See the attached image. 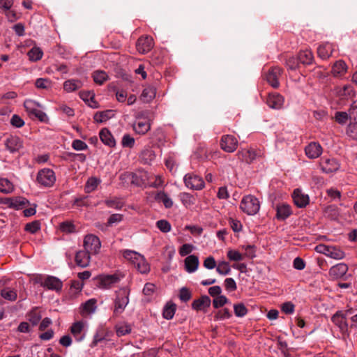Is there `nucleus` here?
Instances as JSON below:
<instances>
[{"instance_id": "f257e3e1", "label": "nucleus", "mask_w": 357, "mask_h": 357, "mask_svg": "<svg viewBox=\"0 0 357 357\" xmlns=\"http://www.w3.org/2000/svg\"><path fill=\"white\" fill-rule=\"evenodd\" d=\"M240 207L247 215H254L257 214L260 209V202L257 197L249 195L243 198Z\"/></svg>"}, {"instance_id": "f03ea898", "label": "nucleus", "mask_w": 357, "mask_h": 357, "mask_svg": "<svg viewBox=\"0 0 357 357\" xmlns=\"http://www.w3.org/2000/svg\"><path fill=\"white\" fill-rule=\"evenodd\" d=\"M114 300V314L118 315L121 314L129 303V290L122 288L116 291Z\"/></svg>"}, {"instance_id": "7ed1b4c3", "label": "nucleus", "mask_w": 357, "mask_h": 357, "mask_svg": "<svg viewBox=\"0 0 357 357\" xmlns=\"http://www.w3.org/2000/svg\"><path fill=\"white\" fill-rule=\"evenodd\" d=\"M151 128L148 113L142 112L137 114L133 124V130L139 135L146 134Z\"/></svg>"}, {"instance_id": "20e7f679", "label": "nucleus", "mask_w": 357, "mask_h": 357, "mask_svg": "<svg viewBox=\"0 0 357 357\" xmlns=\"http://www.w3.org/2000/svg\"><path fill=\"white\" fill-rule=\"evenodd\" d=\"M84 248L91 255H96L100 252L101 242L96 235L87 234L84 238Z\"/></svg>"}, {"instance_id": "39448f33", "label": "nucleus", "mask_w": 357, "mask_h": 357, "mask_svg": "<svg viewBox=\"0 0 357 357\" xmlns=\"http://www.w3.org/2000/svg\"><path fill=\"white\" fill-rule=\"evenodd\" d=\"M36 179L41 185L51 187L56 181V176L52 169L45 168L38 172Z\"/></svg>"}, {"instance_id": "423d86ee", "label": "nucleus", "mask_w": 357, "mask_h": 357, "mask_svg": "<svg viewBox=\"0 0 357 357\" xmlns=\"http://www.w3.org/2000/svg\"><path fill=\"white\" fill-rule=\"evenodd\" d=\"M183 180L185 186L192 190H202L205 185L202 177L192 173L185 174Z\"/></svg>"}, {"instance_id": "0eeeda50", "label": "nucleus", "mask_w": 357, "mask_h": 357, "mask_svg": "<svg viewBox=\"0 0 357 357\" xmlns=\"http://www.w3.org/2000/svg\"><path fill=\"white\" fill-rule=\"evenodd\" d=\"M112 332L104 327H99L93 335L92 342L90 344L91 348L96 347L98 343L103 341H109Z\"/></svg>"}, {"instance_id": "6e6552de", "label": "nucleus", "mask_w": 357, "mask_h": 357, "mask_svg": "<svg viewBox=\"0 0 357 357\" xmlns=\"http://www.w3.org/2000/svg\"><path fill=\"white\" fill-rule=\"evenodd\" d=\"M137 51L142 54H146L153 47V39L151 36L140 37L136 44Z\"/></svg>"}, {"instance_id": "1a4fd4ad", "label": "nucleus", "mask_w": 357, "mask_h": 357, "mask_svg": "<svg viewBox=\"0 0 357 357\" xmlns=\"http://www.w3.org/2000/svg\"><path fill=\"white\" fill-rule=\"evenodd\" d=\"M323 152L321 144L317 142H311L305 148L306 156L310 159H316L319 158Z\"/></svg>"}, {"instance_id": "9d476101", "label": "nucleus", "mask_w": 357, "mask_h": 357, "mask_svg": "<svg viewBox=\"0 0 357 357\" xmlns=\"http://www.w3.org/2000/svg\"><path fill=\"white\" fill-rule=\"evenodd\" d=\"M282 74V70L278 66L271 68L266 75V79L273 88L276 89L280 86L279 77Z\"/></svg>"}, {"instance_id": "9b49d317", "label": "nucleus", "mask_w": 357, "mask_h": 357, "mask_svg": "<svg viewBox=\"0 0 357 357\" xmlns=\"http://www.w3.org/2000/svg\"><path fill=\"white\" fill-rule=\"evenodd\" d=\"M120 281L117 274L102 275L99 278L98 287L101 289H110Z\"/></svg>"}, {"instance_id": "f8f14e48", "label": "nucleus", "mask_w": 357, "mask_h": 357, "mask_svg": "<svg viewBox=\"0 0 357 357\" xmlns=\"http://www.w3.org/2000/svg\"><path fill=\"white\" fill-rule=\"evenodd\" d=\"M284 102V97L278 93H269V95L266 99L267 105L270 108L273 109H282L283 107Z\"/></svg>"}, {"instance_id": "ddd939ff", "label": "nucleus", "mask_w": 357, "mask_h": 357, "mask_svg": "<svg viewBox=\"0 0 357 357\" xmlns=\"http://www.w3.org/2000/svg\"><path fill=\"white\" fill-rule=\"evenodd\" d=\"M321 170L326 173H333L339 169L340 165L335 158H323L321 162Z\"/></svg>"}, {"instance_id": "4468645a", "label": "nucleus", "mask_w": 357, "mask_h": 357, "mask_svg": "<svg viewBox=\"0 0 357 357\" xmlns=\"http://www.w3.org/2000/svg\"><path fill=\"white\" fill-rule=\"evenodd\" d=\"M292 198L295 205L298 208L305 207L310 202L309 196L298 188L294 190Z\"/></svg>"}, {"instance_id": "2eb2a0df", "label": "nucleus", "mask_w": 357, "mask_h": 357, "mask_svg": "<svg viewBox=\"0 0 357 357\" xmlns=\"http://www.w3.org/2000/svg\"><path fill=\"white\" fill-rule=\"evenodd\" d=\"M347 316L342 311H337L331 317L332 322L337 326L341 331L347 330L348 324L346 321Z\"/></svg>"}, {"instance_id": "dca6fc26", "label": "nucleus", "mask_w": 357, "mask_h": 357, "mask_svg": "<svg viewBox=\"0 0 357 357\" xmlns=\"http://www.w3.org/2000/svg\"><path fill=\"white\" fill-rule=\"evenodd\" d=\"M275 210L276 218L278 220L284 221L292 214L291 206L284 203L278 204L275 207Z\"/></svg>"}, {"instance_id": "f3484780", "label": "nucleus", "mask_w": 357, "mask_h": 357, "mask_svg": "<svg viewBox=\"0 0 357 357\" xmlns=\"http://www.w3.org/2000/svg\"><path fill=\"white\" fill-rule=\"evenodd\" d=\"M41 285L50 290L58 291L62 288V282L54 276H48L41 283Z\"/></svg>"}, {"instance_id": "a211bd4d", "label": "nucleus", "mask_w": 357, "mask_h": 357, "mask_svg": "<svg viewBox=\"0 0 357 357\" xmlns=\"http://www.w3.org/2000/svg\"><path fill=\"white\" fill-rule=\"evenodd\" d=\"M84 323L82 321L74 323L71 328L70 331L75 338L76 341L81 342L85 337V333L84 332Z\"/></svg>"}, {"instance_id": "6ab92c4d", "label": "nucleus", "mask_w": 357, "mask_h": 357, "mask_svg": "<svg viewBox=\"0 0 357 357\" xmlns=\"http://www.w3.org/2000/svg\"><path fill=\"white\" fill-rule=\"evenodd\" d=\"M348 271V266L344 263H340L330 268L329 274L333 278L338 279L344 277Z\"/></svg>"}, {"instance_id": "aec40b11", "label": "nucleus", "mask_w": 357, "mask_h": 357, "mask_svg": "<svg viewBox=\"0 0 357 357\" xmlns=\"http://www.w3.org/2000/svg\"><path fill=\"white\" fill-rule=\"evenodd\" d=\"M91 254L86 250H79L75 255L76 264L82 268L87 267L91 260Z\"/></svg>"}, {"instance_id": "412c9836", "label": "nucleus", "mask_w": 357, "mask_h": 357, "mask_svg": "<svg viewBox=\"0 0 357 357\" xmlns=\"http://www.w3.org/2000/svg\"><path fill=\"white\" fill-rule=\"evenodd\" d=\"M6 146L10 153H15L22 147V142L18 137L11 136L6 139Z\"/></svg>"}, {"instance_id": "4be33fe9", "label": "nucleus", "mask_w": 357, "mask_h": 357, "mask_svg": "<svg viewBox=\"0 0 357 357\" xmlns=\"http://www.w3.org/2000/svg\"><path fill=\"white\" fill-rule=\"evenodd\" d=\"M238 145V139L234 135H225V152H234L237 149Z\"/></svg>"}, {"instance_id": "5701e85b", "label": "nucleus", "mask_w": 357, "mask_h": 357, "mask_svg": "<svg viewBox=\"0 0 357 357\" xmlns=\"http://www.w3.org/2000/svg\"><path fill=\"white\" fill-rule=\"evenodd\" d=\"M99 136L102 142L106 146L109 147H114L116 146V141L108 129H102L100 131Z\"/></svg>"}, {"instance_id": "b1692460", "label": "nucleus", "mask_w": 357, "mask_h": 357, "mask_svg": "<svg viewBox=\"0 0 357 357\" xmlns=\"http://www.w3.org/2000/svg\"><path fill=\"white\" fill-rule=\"evenodd\" d=\"M199 259L195 255H189L185 259V268L187 272L193 273L198 268Z\"/></svg>"}, {"instance_id": "393cba45", "label": "nucleus", "mask_w": 357, "mask_h": 357, "mask_svg": "<svg viewBox=\"0 0 357 357\" xmlns=\"http://www.w3.org/2000/svg\"><path fill=\"white\" fill-rule=\"evenodd\" d=\"M97 300L91 298L84 303L81 306V314L82 315L90 314L95 312L97 308Z\"/></svg>"}, {"instance_id": "a878e982", "label": "nucleus", "mask_w": 357, "mask_h": 357, "mask_svg": "<svg viewBox=\"0 0 357 357\" xmlns=\"http://www.w3.org/2000/svg\"><path fill=\"white\" fill-rule=\"evenodd\" d=\"M211 299L208 296H202L199 299L195 300L192 307L196 310H204L210 306Z\"/></svg>"}, {"instance_id": "bb28decb", "label": "nucleus", "mask_w": 357, "mask_h": 357, "mask_svg": "<svg viewBox=\"0 0 357 357\" xmlns=\"http://www.w3.org/2000/svg\"><path fill=\"white\" fill-rule=\"evenodd\" d=\"M312 52L307 50H301L298 55L299 62L303 65H310L313 61Z\"/></svg>"}, {"instance_id": "cd10ccee", "label": "nucleus", "mask_w": 357, "mask_h": 357, "mask_svg": "<svg viewBox=\"0 0 357 357\" xmlns=\"http://www.w3.org/2000/svg\"><path fill=\"white\" fill-rule=\"evenodd\" d=\"M82 86V83L80 80L78 79H68L64 82L63 83V89L68 92L70 93L75 91Z\"/></svg>"}, {"instance_id": "c85d7f7f", "label": "nucleus", "mask_w": 357, "mask_h": 357, "mask_svg": "<svg viewBox=\"0 0 357 357\" xmlns=\"http://www.w3.org/2000/svg\"><path fill=\"white\" fill-rule=\"evenodd\" d=\"M317 53L321 59H327L333 53L331 45L330 43L320 45L317 49Z\"/></svg>"}, {"instance_id": "c756f323", "label": "nucleus", "mask_w": 357, "mask_h": 357, "mask_svg": "<svg viewBox=\"0 0 357 357\" xmlns=\"http://www.w3.org/2000/svg\"><path fill=\"white\" fill-rule=\"evenodd\" d=\"M347 70L346 63L342 60L336 61L332 67V73L334 76H340L344 75Z\"/></svg>"}, {"instance_id": "7c9ffc66", "label": "nucleus", "mask_w": 357, "mask_h": 357, "mask_svg": "<svg viewBox=\"0 0 357 357\" xmlns=\"http://www.w3.org/2000/svg\"><path fill=\"white\" fill-rule=\"evenodd\" d=\"M337 93L338 96L346 98L354 96L355 91L351 84H345L342 87L337 89Z\"/></svg>"}, {"instance_id": "2f4dec72", "label": "nucleus", "mask_w": 357, "mask_h": 357, "mask_svg": "<svg viewBox=\"0 0 357 357\" xmlns=\"http://www.w3.org/2000/svg\"><path fill=\"white\" fill-rule=\"evenodd\" d=\"M139 260L135 263L134 266L137 269V271L142 273V274H146L150 271V266L146 261L145 258L143 255H142L139 258H138Z\"/></svg>"}, {"instance_id": "473e14b6", "label": "nucleus", "mask_w": 357, "mask_h": 357, "mask_svg": "<svg viewBox=\"0 0 357 357\" xmlns=\"http://www.w3.org/2000/svg\"><path fill=\"white\" fill-rule=\"evenodd\" d=\"M155 198L158 202H162L167 208H169L173 206L172 199L165 192H159Z\"/></svg>"}, {"instance_id": "72a5a7b5", "label": "nucleus", "mask_w": 357, "mask_h": 357, "mask_svg": "<svg viewBox=\"0 0 357 357\" xmlns=\"http://www.w3.org/2000/svg\"><path fill=\"white\" fill-rule=\"evenodd\" d=\"M80 98L89 104L91 107H96L97 102L94 100V94L91 91H82L79 93Z\"/></svg>"}, {"instance_id": "f704fd0d", "label": "nucleus", "mask_w": 357, "mask_h": 357, "mask_svg": "<svg viewBox=\"0 0 357 357\" xmlns=\"http://www.w3.org/2000/svg\"><path fill=\"white\" fill-rule=\"evenodd\" d=\"M140 158L145 164H150L155 158L154 151L149 149H144L140 155Z\"/></svg>"}, {"instance_id": "c9c22d12", "label": "nucleus", "mask_w": 357, "mask_h": 357, "mask_svg": "<svg viewBox=\"0 0 357 357\" xmlns=\"http://www.w3.org/2000/svg\"><path fill=\"white\" fill-rule=\"evenodd\" d=\"M123 256L126 260L134 265L135 263H137L139 260L138 258H139L142 255L133 250H125L123 251Z\"/></svg>"}, {"instance_id": "e433bc0d", "label": "nucleus", "mask_w": 357, "mask_h": 357, "mask_svg": "<svg viewBox=\"0 0 357 357\" xmlns=\"http://www.w3.org/2000/svg\"><path fill=\"white\" fill-rule=\"evenodd\" d=\"M117 336L126 335L131 332V326L127 323H119L115 326Z\"/></svg>"}, {"instance_id": "4c0bfd02", "label": "nucleus", "mask_w": 357, "mask_h": 357, "mask_svg": "<svg viewBox=\"0 0 357 357\" xmlns=\"http://www.w3.org/2000/svg\"><path fill=\"white\" fill-rule=\"evenodd\" d=\"M100 179L96 177H91L89 178L85 185V191L87 193H90L94 191L100 183Z\"/></svg>"}, {"instance_id": "58836bf2", "label": "nucleus", "mask_w": 357, "mask_h": 357, "mask_svg": "<svg viewBox=\"0 0 357 357\" xmlns=\"http://www.w3.org/2000/svg\"><path fill=\"white\" fill-rule=\"evenodd\" d=\"M14 190L13 184L7 178H0V192L8 194Z\"/></svg>"}, {"instance_id": "ea45409f", "label": "nucleus", "mask_w": 357, "mask_h": 357, "mask_svg": "<svg viewBox=\"0 0 357 357\" xmlns=\"http://www.w3.org/2000/svg\"><path fill=\"white\" fill-rule=\"evenodd\" d=\"M155 89L153 86L146 87L142 93V98L145 102H149L155 96Z\"/></svg>"}, {"instance_id": "a19ab883", "label": "nucleus", "mask_w": 357, "mask_h": 357, "mask_svg": "<svg viewBox=\"0 0 357 357\" xmlns=\"http://www.w3.org/2000/svg\"><path fill=\"white\" fill-rule=\"evenodd\" d=\"M1 296L10 301H14L17 298V292L10 287H6L1 291Z\"/></svg>"}, {"instance_id": "79ce46f5", "label": "nucleus", "mask_w": 357, "mask_h": 357, "mask_svg": "<svg viewBox=\"0 0 357 357\" xmlns=\"http://www.w3.org/2000/svg\"><path fill=\"white\" fill-rule=\"evenodd\" d=\"M93 78L96 83L102 84L108 79V75L106 72L102 70H97L93 73Z\"/></svg>"}, {"instance_id": "37998d69", "label": "nucleus", "mask_w": 357, "mask_h": 357, "mask_svg": "<svg viewBox=\"0 0 357 357\" xmlns=\"http://www.w3.org/2000/svg\"><path fill=\"white\" fill-rule=\"evenodd\" d=\"M43 51L39 47H33L28 52L29 58L32 61H37L43 56Z\"/></svg>"}, {"instance_id": "c03bdc74", "label": "nucleus", "mask_w": 357, "mask_h": 357, "mask_svg": "<svg viewBox=\"0 0 357 357\" xmlns=\"http://www.w3.org/2000/svg\"><path fill=\"white\" fill-rule=\"evenodd\" d=\"M180 199L185 207H190L195 204L194 197L187 192L181 193Z\"/></svg>"}, {"instance_id": "a18cd8bd", "label": "nucleus", "mask_w": 357, "mask_h": 357, "mask_svg": "<svg viewBox=\"0 0 357 357\" xmlns=\"http://www.w3.org/2000/svg\"><path fill=\"white\" fill-rule=\"evenodd\" d=\"M24 106L29 115H32L35 111L40 107L39 104L32 100H25L24 102Z\"/></svg>"}, {"instance_id": "49530a36", "label": "nucleus", "mask_w": 357, "mask_h": 357, "mask_svg": "<svg viewBox=\"0 0 357 357\" xmlns=\"http://www.w3.org/2000/svg\"><path fill=\"white\" fill-rule=\"evenodd\" d=\"M330 252L328 257L334 259H342L345 256L344 252L341 249L333 245L331 246Z\"/></svg>"}, {"instance_id": "de8ad7c7", "label": "nucleus", "mask_w": 357, "mask_h": 357, "mask_svg": "<svg viewBox=\"0 0 357 357\" xmlns=\"http://www.w3.org/2000/svg\"><path fill=\"white\" fill-rule=\"evenodd\" d=\"M261 155V151L255 149H248L245 153V158L248 162H252Z\"/></svg>"}, {"instance_id": "09e8293b", "label": "nucleus", "mask_w": 357, "mask_h": 357, "mask_svg": "<svg viewBox=\"0 0 357 357\" xmlns=\"http://www.w3.org/2000/svg\"><path fill=\"white\" fill-rule=\"evenodd\" d=\"M112 112L111 110H106L101 112H97L94 115V120L96 122H104L107 121L109 119L111 118V114Z\"/></svg>"}, {"instance_id": "8fccbe9b", "label": "nucleus", "mask_w": 357, "mask_h": 357, "mask_svg": "<svg viewBox=\"0 0 357 357\" xmlns=\"http://www.w3.org/2000/svg\"><path fill=\"white\" fill-rule=\"evenodd\" d=\"M176 311V305L174 304L166 305L163 310V317L166 319H171L173 318Z\"/></svg>"}, {"instance_id": "3c124183", "label": "nucleus", "mask_w": 357, "mask_h": 357, "mask_svg": "<svg viewBox=\"0 0 357 357\" xmlns=\"http://www.w3.org/2000/svg\"><path fill=\"white\" fill-rule=\"evenodd\" d=\"M35 85L38 89H47L52 86V82L47 78H38L36 80Z\"/></svg>"}, {"instance_id": "603ef678", "label": "nucleus", "mask_w": 357, "mask_h": 357, "mask_svg": "<svg viewBox=\"0 0 357 357\" xmlns=\"http://www.w3.org/2000/svg\"><path fill=\"white\" fill-rule=\"evenodd\" d=\"M59 228L61 231L67 234L75 231V227L72 222L65 221L60 224Z\"/></svg>"}, {"instance_id": "864d4df0", "label": "nucleus", "mask_w": 357, "mask_h": 357, "mask_svg": "<svg viewBox=\"0 0 357 357\" xmlns=\"http://www.w3.org/2000/svg\"><path fill=\"white\" fill-rule=\"evenodd\" d=\"M234 311L235 315L238 317H243L248 312V310L243 303L235 304L234 305Z\"/></svg>"}, {"instance_id": "5fc2aeb1", "label": "nucleus", "mask_w": 357, "mask_h": 357, "mask_svg": "<svg viewBox=\"0 0 357 357\" xmlns=\"http://www.w3.org/2000/svg\"><path fill=\"white\" fill-rule=\"evenodd\" d=\"M135 140L129 134H125L121 139V145L123 147L132 148L135 146Z\"/></svg>"}, {"instance_id": "6e6d98bb", "label": "nucleus", "mask_w": 357, "mask_h": 357, "mask_svg": "<svg viewBox=\"0 0 357 357\" xmlns=\"http://www.w3.org/2000/svg\"><path fill=\"white\" fill-rule=\"evenodd\" d=\"M13 208L17 209V210L24 208L28 203L27 199L22 197H13Z\"/></svg>"}, {"instance_id": "4d7b16f0", "label": "nucleus", "mask_w": 357, "mask_h": 357, "mask_svg": "<svg viewBox=\"0 0 357 357\" xmlns=\"http://www.w3.org/2000/svg\"><path fill=\"white\" fill-rule=\"evenodd\" d=\"M326 214L332 219H335L340 214L338 208L335 205L328 206L325 210Z\"/></svg>"}, {"instance_id": "13d9d810", "label": "nucleus", "mask_w": 357, "mask_h": 357, "mask_svg": "<svg viewBox=\"0 0 357 357\" xmlns=\"http://www.w3.org/2000/svg\"><path fill=\"white\" fill-rule=\"evenodd\" d=\"M299 63H301L299 62L298 57L296 58V57L291 56V57H289L286 61V66L289 70H296L299 66Z\"/></svg>"}, {"instance_id": "bf43d9fd", "label": "nucleus", "mask_w": 357, "mask_h": 357, "mask_svg": "<svg viewBox=\"0 0 357 357\" xmlns=\"http://www.w3.org/2000/svg\"><path fill=\"white\" fill-rule=\"evenodd\" d=\"M105 204L108 207L113 208L115 209H121L123 206V202L117 198L107 199L105 201Z\"/></svg>"}, {"instance_id": "052dcab7", "label": "nucleus", "mask_w": 357, "mask_h": 357, "mask_svg": "<svg viewBox=\"0 0 357 357\" xmlns=\"http://www.w3.org/2000/svg\"><path fill=\"white\" fill-rule=\"evenodd\" d=\"M156 226L163 233H167L171 230L170 223L165 220L157 221Z\"/></svg>"}, {"instance_id": "680f3d73", "label": "nucleus", "mask_w": 357, "mask_h": 357, "mask_svg": "<svg viewBox=\"0 0 357 357\" xmlns=\"http://www.w3.org/2000/svg\"><path fill=\"white\" fill-rule=\"evenodd\" d=\"M348 119L349 115L346 112H336L335 114V121L341 125L345 124Z\"/></svg>"}, {"instance_id": "e2e57ef3", "label": "nucleus", "mask_w": 357, "mask_h": 357, "mask_svg": "<svg viewBox=\"0 0 357 357\" xmlns=\"http://www.w3.org/2000/svg\"><path fill=\"white\" fill-rule=\"evenodd\" d=\"M347 135L351 139L357 140V123H351L347 128Z\"/></svg>"}, {"instance_id": "0e129e2a", "label": "nucleus", "mask_w": 357, "mask_h": 357, "mask_svg": "<svg viewBox=\"0 0 357 357\" xmlns=\"http://www.w3.org/2000/svg\"><path fill=\"white\" fill-rule=\"evenodd\" d=\"M225 289L229 292L234 291L236 289V283L231 278L225 279Z\"/></svg>"}, {"instance_id": "69168bd1", "label": "nucleus", "mask_w": 357, "mask_h": 357, "mask_svg": "<svg viewBox=\"0 0 357 357\" xmlns=\"http://www.w3.org/2000/svg\"><path fill=\"white\" fill-rule=\"evenodd\" d=\"M227 257L231 261H239L243 259L242 255L236 250H229L227 252Z\"/></svg>"}, {"instance_id": "338daca9", "label": "nucleus", "mask_w": 357, "mask_h": 357, "mask_svg": "<svg viewBox=\"0 0 357 357\" xmlns=\"http://www.w3.org/2000/svg\"><path fill=\"white\" fill-rule=\"evenodd\" d=\"M40 225L39 222H38V221L28 223L25 226V230L31 234L36 233V231H38L40 229Z\"/></svg>"}, {"instance_id": "774afa93", "label": "nucleus", "mask_w": 357, "mask_h": 357, "mask_svg": "<svg viewBox=\"0 0 357 357\" xmlns=\"http://www.w3.org/2000/svg\"><path fill=\"white\" fill-rule=\"evenodd\" d=\"M179 298L183 301L187 302L191 298V293L186 287H182L179 292Z\"/></svg>"}]
</instances>
